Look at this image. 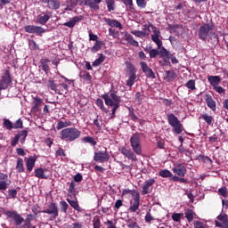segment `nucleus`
Wrapping results in <instances>:
<instances>
[{"label":"nucleus","instance_id":"obj_35","mask_svg":"<svg viewBox=\"0 0 228 228\" xmlns=\"http://www.w3.org/2000/svg\"><path fill=\"white\" fill-rule=\"evenodd\" d=\"M125 38L128 42L129 45H131L134 47L139 46V43L137 41H135L134 39V37L130 34H128L127 32L125 34Z\"/></svg>","mask_w":228,"mask_h":228},{"label":"nucleus","instance_id":"obj_28","mask_svg":"<svg viewBox=\"0 0 228 228\" xmlns=\"http://www.w3.org/2000/svg\"><path fill=\"white\" fill-rule=\"evenodd\" d=\"M68 196L71 199L77 200V194H76V183L72 181L69 184V190H68Z\"/></svg>","mask_w":228,"mask_h":228},{"label":"nucleus","instance_id":"obj_1","mask_svg":"<svg viewBox=\"0 0 228 228\" xmlns=\"http://www.w3.org/2000/svg\"><path fill=\"white\" fill-rule=\"evenodd\" d=\"M131 142V147L133 151L127 149L126 147L123 146L119 149L120 152L126 157L129 160L132 161H137L138 159L135 154L141 155L142 151V143H141V139L139 135L134 134L131 137L130 139ZM135 153V154H134Z\"/></svg>","mask_w":228,"mask_h":228},{"label":"nucleus","instance_id":"obj_29","mask_svg":"<svg viewBox=\"0 0 228 228\" xmlns=\"http://www.w3.org/2000/svg\"><path fill=\"white\" fill-rule=\"evenodd\" d=\"M45 172H47V169L42 167L37 168L35 170V175L36 177H38V179H48V176L45 175Z\"/></svg>","mask_w":228,"mask_h":228},{"label":"nucleus","instance_id":"obj_8","mask_svg":"<svg viewBox=\"0 0 228 228\" xmlns=\"http://www.w3.org/2000/svg\"><path fill=\"white\" fill-rule=\"evenodd\" d=\"M8 219L13 221L14 225L19 226L24 222L23 216L15 210H8L4 212Z\"/></svg>","mask_w":228,"mask_h":228},{"label":"nucleus","instance_id":"obj_4","mask_svg":"<svg viewBox=\"0 0 228 228\" xmlns=\"http://www.w3.org/2000/svg\"><path fill=\"white\" fill-rule=\"evenodd\" d=\"M81 131L78 130V128H75V126H70L69 128H63L60 132V138L61 140L66 141V142H74L77 139H79L81 137Z\"/></svg>","mask_w":228,"mask_h":228},{"label":"nucleus","instance_id":"obj_50","mask_svg":"<svg viewBox=\"0 0 228 228\" xmlns=\"http://www.w3.org/2000/svg\"><path fill=\"white\" fill-rule=\"evenodd\" d=\"M185 87H187L190 91H195L197 90V87L195 86V80L190 79L186 84Z\"/></svg>","mask_w":228,"mask_h":228},{"label":"nucleus","instance_id":"obj_60","mask_svg":"<svg viewBox=\"0 0 228 228\" xmlns=\"http://www.w3.org/2000/svg\"><path fill=\"white\" fill-rule=\"evenodd\" d=\"M132 34L137 37H146L142 30H132Z\"/></svg>","mask_w":228,"mask_h":228},{"label":"nucleus","instance_id":"obj_10","mask_svg":"<svg viewBox=\"0 0 228 228\" xmlns=\"http://www.w3.org/2000/svg\"><path fill=\"white\" fill-rule=\"evenodd\" d=\"M152 35L151 36V39L154 42L158 48H161L163 45V42L159 39L161 37V32L159 28H157L154 25L151 26Z\"/></svg>","mask_w":228,"mask_h":228},{"label":"nucleus","instance_id":"obj_47","mask_svg":"<svg viewBox=\"0 0 228 228\" xmlns=\"http://www.w3.org/2000/svg\"><path fill=\"white\" fill-rule=\"evenodd\" d=\"M103 45L102 41H97L95 42L94 45L91 48V52L93 53H97L99 50H101L102 46Z\"/></svg>","mask_w":228,"mask_h":228},{"label":"nucleus","instance_id":"obj_46","mask_svg":"<svg viewBox=\"0 0 228 228\" xmlns=\"http://www.w3.org/2000/svg\"><path fill=\"white\" fill-rule=\"evenodd\" d=\"M80 77L86 81L87 83H90L92 81V76L89 72L87 71H82L80 73Z\"/></svg>","mask_w":228,"mask_h":228},{"label":"nucleus","instance_id":"obj_57","mask_svg":"<svg viewBox=\"0 0 228 228\" xmlns=\"http://www.w3.org/2000/svg\"><path fill=\"white\" fill-rule=\"evenodd\" d=\"M93 227L94 228H101V218L99 216H95L93 219Z\"/></svg>","mask_w":228,"mask_h":228},{"label":"nucleus","instance_id":"obj_23","mask_svg":"<svg viewBox=\"0 0 228 228\" xmlns=\"http://www.w3.org/2000/svg\"><path fill=\"white\" fill-rule=\"evenodd\" d=\"M8 181V175L4 173H0V191H5L7 190L9 183Z\"/></svg>","mask_w":228,"mask_h":228},{"label":"nucleus","instance_id":"obj_11","mask_svg":"<svg viewBox=\"0 0 228 228\" xmlns=\"http://www.w3.org/2000/svg\"><path fill=\"white\" fill-rule=\"evenodd\" d=\"M24 29L28 34H36L37 36H42L46 32L45 28H43V27H37V25H26Z\"/></svg>","mask_w":228,"mask_h":228},{"label":"nucleus","instance_id":"obj_40","mask_svg":"<svg viewBox=\"0 0 228 228\" xmlns=\"http://www.w3.org/2000/svg\"><path fill=\"white\" fill-rule=\"evenodd\" d=\"M105 3L107 4V9L109 12L115 11L116 9L115 0H105Z\"/></svg>","mask_w":228,"mask_h":228},{"label":"nucleus","instance_id":"obj_19","mask_svg":"<svg viewBox=\"0 0 228 228\" xmlns=\"http://www.w3.org/2000/svg\"><path fill=\"white\" fill-rule=\"evenodd\" d=\"M83 20V15L74 16L71 20H69V21H66V23H63V26L73 28L77 25V23L80 22Z\"/></svg>","mask_w":228,"mask_h":228},{"label":"nucleus","instance_id":"obj_53","mask_svg":"<svg viewBox=\"0 0 228 228\" xmlns=\"http://www.w3.org/2000/svg\"><path fill=\"white\" fill-rule=\"evenodd\" d=\"M18 191L16 189H10L8 191V199L15 200L17 198Z\"/></svg>","mask_w":228,"mask_h":228},{"label":"nucleus","instance_id":"obj_17","mask_svg":"<svg viewBox=\"0 0 228 228\" xmlns=\"http://www.w3.org/2000/svg\"><path fill=\"white\" fill-rule=\"evenodd\" d=\"M52 18V12H46L45 14H38L36 20L37 24H40L42 26H45L49 20Z\"/></svg>","mask_w":228,"mask_h":228},{"label":"nucleus","instance_id":"obj_62","mask_svg":"<svg viewBox=\"0 0 228 228\" xmlns=\"http://www.w3.org/2000/svg\"><path fill=\"white\" fill-rule=\"evenodd\" d=\"M127 227L128 228H139V225L137 224V223H135V221H132V219H129V221H127Z\"/></svg>","mask_w":228,"mask_h":228},{"label":"nucleus","instance_id":"obj_61","mask_svg":"<svg viewBox=\"0 0 228 228\" xmlns=\"http://www.w3.org/2000/svg\"><path fill=\"white\" fill-rule=\"evenodd\" d=\"M142 97H143L142 93L137 92L136 94H135V101H136L137 102H139V104H142V100H143Z\"/></svg>","mask_w":228,"mask_h":228},{"label":"nucleus","instance_id":"obj_15","mask_svg":"<svg viewBox=\"0 0 228 228\" xmlns=\"http://www.w3.org/2000/svg\"><path fill=\"white\" fill-rule=\"evenodd\" d=\"M172 171L174 174H175V175H178V177H185V175L187 174L186 167L181 163L174 165Z\"/></svg>","mask_w":228,"mask_h":228},{"label":"nucleus","instance_id":"obj_55","mask_svg":"<svg viewBox=\"0 0 228 228\" xmlns=\"http://www.w3.org/2000/svg\"><path fill=\"white\" fill-rule=\"evenodd\" d=\"M126 65L129 69V74H136L135 67L129 61H126Z\"/></svg>","mask_w":228,"mask_h":228},{"label":"nucleus","instance_id":"obj_59","mask_svg":"<svg viewBox=\"0 0 228 228\" xmlns=\"http://www.w3.org/2000/svg\"><path fill=\"white\" fill-rule=\"evenodd\" d=\"M23 128V121L20 118L17 119L13 124V129H21Z\"/></svg>","mask_w":228,"mask_h":228},{"label":"nucleus","instance_id":"obj_18","mask_svg":"<svg viewBox=\"0 0 228 228\" xmlns=\"http://www.w3.org/2000/svg\"><path fill=\"white\" fill-rule=\"evenodd\" d=\"M43 105H44V102H43L42 98H40L38 96L34 97L31 111L34 113H37Z\"/></svg>","mask_w":228,"mask_h":228},{"label":"nucleus","instance_id":"obj_52","mask_svg":"<svg viewBox=\"0 0 228 228\" xmlns=\"http://www.w3.org/2000/svg\"><path fill=\"white\" fill-rule=\"evenodd\" d=\"M60 206H61V212H63V213H67L68 212L69 205L65 200L60 201Z\"/></svg>","mask_w":228,"mask_h":228},{"label":"nucleus","instance_id":"obj_6","mask_svg":"<svg viewBox=\"0 0 228 228\" xmlns=\"http://www.w3.org/2000/svg\"><path fill=\"white\" fill-rule=\"evenodd\" d=\"M125 192L132 194L134 199L130 200L129 211L131 213H135L140 208V193L135 190L125 191Z\"/></svg>","mask_w":228,"mask_h":228},{"label":"nucleus","instance_id":"obj_32","mask_svg":"<svg viewBox=\"0 0 228 228\" xmlns=\"http://www.w3.org/2000/svg\"><path fill=\"white\" fill-rule=\"evenodd\" d=\"M72 126V121H58L56 125L57 130H61L63 128Z\"/></svg>","mask_w":228,"mask_h":228},{"label":"nucleus","instance_id":"obj_20","mask_svg":"<svg viewBox=\"0 0 228 228\" xmlns=\"http://www.w3.org/2000/svg\"><path fill=\"white\" fill-rule=\"evenodd\" d=\"M38 159V156L35 155V156H30L29 158H25L26 159V166H27V170L28 172H32L35 164L37 162Z\"/></svg>","mask_w":228,"mask_h":228},{"label":"nucleus","instance_id":"obj_58","mask_svg":"<svg viewBox=\"0 0 228 228\" xmlns=\"http://www.w3.org/2000/svg\"><path fill=\"white\" fill-rule=\"evenodd\" d=\"M182 216H183V214H182V213H173V215H172V220H173L174 222L180 223Z\"/></svg>","mask_w":228,"mask_h":228},{"label":"nucleus","instance_id":"obj_64","mask_svg":"<svg viewBox=\"0 0 228 228\" xmlns=\"http://www.w3.org/2000/svg\"><path fill=\"white\" fill-rule=\"evenodd\" d=\"M194 228H208L201 221H194Z\"/></svg>","mask_w":228,"mask_h":228},{"label":"nucleus","instance_id":"obj_41","mask_svg":"<svg viewBox=\"0 0 228 228\" xmlns=\"http://www.w3.org/2000/svg\"><path fill=\"white\" fill-rule=\"evenodd\" d=\"M159 53V57H168V56H173L169 51H167L164 46H160V48H158Z\"/></svg>","mask_w":228,"mask_h":228},{"label":"nucleus","instance_id":"obj_36","mask_svg":"<svg viewBox=\"0 0 228 228\" xmlns=\"http://www.w3.org/2000/svg\"><path fill=\"white\" fill-rule=\"evenodd\" d=\"M197 216V214H195V212L193 211V209H190L188 208L185 212V218L187 219L188 223H191L193 222V217Z\"/></svg>","mask_w":228,"mask_h":228},{"label":"nucleus","instance_id":"obj_25","mask_svg":"<svg viewBox=\"0 0 228 228\" xmlns=\"http://www.w3.org/2000/svg\"><path fill=\"white\" fill-rule=\"evenodd\" d=\"M48 9L59 10L61 8V2L59 0H45Z\"/></svg>","mask_w":228,"mask_h":228},{"label":"nucleus","instance_id":"obj_14","mask_svg":"<svg viewBox=\"0 0 228 228\" xmlns=\"http://www.w3.org/2000/svg\"><path fill=\"white\" fill-rule=\"evenodd\" d=\"M155 179L154 178H151L147 181L144 182V185H142V191H141V194L142 196H145L147 194H150L152 192V186L155 183Z\"/></svg>","mask_w":228,"mask_h":228},{"label":"nucleus","instance_id":"obj_42","mask_svg":"<svg viewBox=\"0 0 228 228\" xmlns=\"http://www.w3.org/2000/svg\"><path fill=\"white\" fill-rule=\"evenodd\" d=\"M84 143H90L92 146L97 145V141L91 136H86L82 139Z\"/></svg>","mask_w":228,"mask_h":228},{"label":"nucleus","instance_id":"obj_45","mask_svg":"<svg viewBox=\"0 0 228 228\" xmlns=\"http://www.w3.org/2000/svg\"><path fill=\"white\" fill-rule=\"evenodd\" d=\"M159 175L160 177H164V178L173 177V173L171 171H169L168 169H163L159 172Z\"/></svg>","mask_w":228,"mask_h":228},{"label":"nucleus","instance_id":"obj_31","mask_svg":"<svg viewBox=\"0 0 228 228\" xmlns=\"http://www.w3.org/2000/svg\"><path fill=\"white\" fill-rule=\"evenodd\" d=\"M16 169L18 174H22L23 172H25L24 161L21 158L17 159Z\"/></svg>","mask_w":228,"mask_h":228},{"label":"nucleus","instance_id":"obj_48","mask_svg":"<svg viewBox=\"0 0 228 228\" xmlns=\"http://www.w3.org/2000/svg\"><path fill=\"white\" fill-rule=\"evenodd\" d=\"M96 106L101 109L104 113H108V110L105 108L103 101L101 98L96 100Z\"/></svg>","mask_w":228,"mask_h":228},{"label":"nucleus","instance_id":"obj_34","mask_svg":"<svg viewBox=\"0 0 228 228\" xmlns=\"http://www.w3.org/2000/svg\"><path fill=\"white\" fill-rule=\"evenodd\" d=\"M165 74L167 82H173L176 77V73L175 70H166Z\"/></svg>","mask_w":228,"mask_h":228},{"label":"nucleus","instance_id":"obj_54","mask_svg":"<svg viewBox=\"0 0 228 228\" xmlns=\"http://www.w3.org/2000/svg\"><path fill=\"white\" fill-rule=\"evenodd\" d=\"M104 59H105V56H104L102 53H101V54H100V57H99L98 59H96V60L93 62V66L96 67V66L101 65V63L103 62Z\"/></svg>","mask_w":228,"mask_h":228},{"label":"nucleus","instance_id":"obj_21","mask_svg":"<svg viewBox=\"0 0 228 228\" xmlns=\"http://www.w3.org/2000/svg\"><path fill=\"white\" fill-rule=\"evenodd\" d=\"M102 0H86L85 2V5L88 6L90 9L94 10V11H99L101 10V6L99 4H101Z\"/></svg>","mask_w":228,"mask_h":228},{"label":"nucleus","instance_id":"obj_44","mask_svg":"<svg viewBox=\"0 0 228 228\" xmlns=\"http://www.w3.org/2000/svg\"><path fill=\"white\" fill-rule=\"evenodd\" d=\"M136 74H130L129 78L126 81V86L132 88L135 83Z\"/></svg>","mask_w":228,"mask_h":228},{"label":"nucleus","instance_id":"obj_5","mask_svg":"<svg viewBox=\"0 0 228 228\" xmlns=\"http://www.w3.org/2000/svg\"><path fill=\"white\" fill-rule=\"evenodd\" d=\"M168 125L173 128L174 133L181 134L183 132L184 126L180 119L174 113H169L167 116Z\"/></svg>","mask_w":228,"mask_h":228},{"label":"nucleus","instance_id":"obj_56","mask_svg":"<svg viewBox=\"0 0 228 228\" xmlns=\"http://www.w3.org/2000/svg\"><path fill=\"white\" fill-rule=\"evenodd\" d=\"M126 65L129 69V74H136L135 67L129 61H126Z\"/></svg>","mask_w":228,"mask_h":228},{"label":"nucleus","instance_id":"obj_16","mask_svg":"<svg viewBox=\"0 0 228 228\" xmlns=\"http://www.w3.org/2000/svg\"><path fill=\"white\" fill-rule=\"evenodd\" d=\"M141 65V69H142V73H144L146 75V77H150V79H155L156 75L154 73V71L152 70V69H151L147 62L145 61H142L140 63Z\"/></svg>","mask_w":228,"mask_h":228},{"label":"nucleus","instance_id":"obj_3","mask_svg":"<svg viewBox=\"0 0 228 228\" xmlns=\"http://www.w3.org/2000/svg\"><path fill=\"white\" fill-rule=\"evenodd\" d=\"M102 98L104 100L105 104L109 107H112L111 110V118H115V113L120 106V97L115 93L104 94L102 95Z\"/></svg>","mask_w":228,"mask_h":228},{"label":"nucleus","instance_id":"obj_49","mask_svg":"<svg viewBox=\"0 0 228 228\" xmlns=\"http://www.w3.org/2000/svg\"><path fill=\"white\" fill-rule=\"evenodd\" d=\"M3 126L4 128H6L9 131L13 129V123H12V121H10L9 118H4Z\"/></svg>","mask_w":228,"mask_h":228},{"label":"nucleus","instance_id":"obj_30","mask_svg":"<svg viewBox=\"0 0 228 228\" xmlns=\"http://www.w3.org/2000/svg\"><path fill=\"white\" fill-rule=\"evenodd\" d=\"M208 82L210 83L211 86H213V88L216 86H218L221 82V78L218 76H209L208 77Z\"/></svg>","mask_w":228,"mask_h":228},{"label":"nucleus","instance_id":"obj_12","mask_svg":"<svg viewBox=\"0 0 228 228\" xmlns=\"http://www.w3.org/2000/svg\"><path fill=\"white\" fill-rule=\"evenodd\" d=\"M218 221H215L216 226L218 228H228V215L221 213L217 217Z\"/></svg>","mask_w":228,"mask_h":228},{"label":"nucleus","instance_id":"obj_7","mask_svg":"<svg viewBox=\"0 0 228 228\" xmlns=\"http://www.w3.org/2000/svg\"><path fill=\"white\" fill-rule=\"evenodd\" d=\"M12 82V75L10 73V70L4 69L2 76H1V81H0V91L6 90L10 85Z\"/></svg>","mask_w":228,"mask_h":228},{"label":"nucleus","instance_id":"obj_22","mask_svg":"<svg viewBox=\"0 0 228 228\" xmlns=\"http://www.w3.org/2000/svg\"><path fill=\"white\" fill-rule=\"evenodd\" d=\"M205 102L208 105V107L212 110V111L216 110V102L213 100V97L210 94H205Z\"/></svg>","mask_w":228,"mask_h":228},{"label":"nucleus","instance_id":"obj_13","mask_svg":"<svg viewBox=\"0 0 228 228\" xmlns=\"http://www.w3.org/2000/svg\"><path fill=\"white\" fill-rule=\"evenodd\" d=\"M110 154L107 152V149L105 148V151H101L94 153V159L96 162H107L110 159Z\"/></svg>","mask_w":228,"mask_h":228},{"label":"nucleus","instance_id":"obj_33","mask_svg":"<svg viewBox=\"0 0 228 228\" xmlns=\"http://www.w3.org/2000/svg\"><path fill=\"white\" fill-rule=\"evenodd\" d=\"M200 118H202L208 126H213L214 117L212 115L204 113L200 116Z\"/></svg>","mask_w":228,"mask_h":228},{"label":"nucleus","instance_id":"obj_26","mask_svg":"<svg viewBox=\"0 0 228 228\" xmlns=\"http://www.w3.org/2000/svg\"><path fill=\"white\" fill-rule=\"evenodd\" d=\"M66 201L69 204V206H70L73 209L77 210V212H81V211H82V208H81V207L79 206V203H78L77 199H76V200H70L69 198H67V199H66Z\"/></svg>","mask_w":228,"mask_h":228},{"label":"nucleus","instance_id":"obj_38","mask_svg":"<svg viewBox=\"0 0 228 228\" xmlns=\"http://www.w3.org/2000/svg\"><path fill=\"white\" fill-rule=\"evenodd\" d=\"M34 219L32 214H28L26 219L24 220V224L22 228H31V221Z\"/></svg>","mask_w":228,"mask_h":228},{"label":"nucleus","instance_id":"obj_51","mask_svg":"<svg viewBox=\"0 0 228 228\" xmlns=\"http://www.w3.org/2000/svg\"><path fill=\"white\" fill-rule=\"evenodd\" d=\"M28 132L27 130L20 131L17 135H20V142L23 144L26 141Z\"/></svg>","mask_w":228,"mask_h":228},{"label":"nucleus","instance_id":"obj_63","mask_svg":"<svg viewBox=\"0 0 228 228\" xmlns=\"http://www.w3.org/2000/svg\"><path fill=\"white\" fill-rule=\"evenodd\" d=\"M218 194L223 196L224 198L227 197V188L226 187H222L218 190Z\"/></svg>","mask_w":228,"mask_h":228},{"label":"nucleus","instance_id":"obj_43","mask_svg":"<svg viewBox=\"0 0 228 228\" xmlns=\"http://www.w3.org/2000/svg\"><path fill=\"white\" fill-rule=\"evenodd\" d=\"M144 51L148 52L150 53V59L157 58L159 55V49H151L150 51L148 49H144Z\"/></svg>","mask_w":228,"mask_h":228},{"label":"nucleus","instance_id":"obj_39","mask_svg":"<svg viewBox=\"0 0 228 228\" xmlns=\"http://www.w3.org/2000/svg\"><path fill=\"white\" fill-rule=\"evenodd\" d=\"M172 56H165V57H161L162 59L159 60V63L160 66L163 67H167V66H171V62H170V58Z\"/></svg>","mask_w":228,"mask_h":228},{"label":"nucleus","instance_id":"obj_37","mask_svg":"<svg viewBox=\"0 0 228 228\" xmlns=\"http://www.w3.org/2000/svg\"><path fill=\"white\" fill-rule=\"evenodd\" d=\"M152 23L151 21H148V23L142 25V33L144 34L145 37L150 36L151 30V28H152Z\"/></svg>","mask_w":228,"mask_h":228},{"label":"nucleus","instance_id":"obj_2","mask_svg":"<svg viewBox=\"0 0 228 228\" xmlns=\"http://www.w3.org/2000/svg\"><path fill=\"white\" fill-rule=\"evenodd\" d=\"M213 30L214 25H211L210 23L200 25L199 28V38L202 41H206L208 38V41H214V43L217 45L219 43V37L216 33L212 32Z\"/></svg>","mask_w":228,"mask_h":228},{"label":"nucleus","instance_id":"obj_9","mask_svg":"<svg viewBox=\"0 0 228 228\" xmlns=\"http://www.w3.org/2000/svg\"><path fill=\"white\" fill-rule=\"evenodd\" d=\"M42 213L50 215V218H52V220L56 219L59 216V208L57 204L50 202V204H48V208L43 209Z\"/></svg>","mask_w":228,"mask_h":228},{"label":"nucleus","instance_id":"obj_27","mask_svg":"<svg viewBox=\"0 0 228 228\" xmlns=\"http://www.w3.org/2000/svg\"><path fill=\"white\" fill-rule=\"evenodd\" d=\"M50 62H51V61L49 59L41 60L40 68L43 69V72H45V74H49V72L51 70V68L49 66Z\"/></svg>","mask_w":228,"mask_h":228},{"label":"nucleus","instance_id":"obj_24","mask_svg":"<svg viewBox=\"0 0 228 228\" xmlns=\"http://www.w3.org/2000/svg\"><path fill=\"white\" fill-rule=\"evenodd\" d=\"M103 20L111 28H118L119 29L123 28L120 21H118V20L110 18H104Z\"/></svg>","mask_w":228,"mask_h":228}]
</instances>
